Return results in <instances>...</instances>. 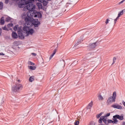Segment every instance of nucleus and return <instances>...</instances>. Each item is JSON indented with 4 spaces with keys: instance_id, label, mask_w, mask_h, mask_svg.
I'll list each match as a JSON object with an SVG mask.
<instances>
[{
    "instance_id": "obj_1",
    "label": "nucleus",
    "mask_w": 125,
    "mask_h": 125,
    "mask_svg": "<svg viewBox=\"0 0 125 125\" xmlns=\"http://www.w3.org/2000/svg\"><path fill=\"white\" fill-rule=\"evenodd\" d=\"M24 21L28 26H30V27L34 26L35 30H39V26L41 25V22L39 21V19L35 20L30 16H27L24 18Z\"/></svg>"
},
{
    "instance_id": "obj_2",
    "label": "nucleus",
    "mask_w": 125,
    "mask_h": 125,
    "mask_svg": "<svg viewBox=\"0 0 125 125\" xmlns=\"http://www.w3.org/2000/svg\"><path fill=\"white\" fill-rule=\"evenodd\" d=\"M25 26L22 27V30L26 33V36L28 37L29 35H33L35 33L34 29L31 28V26H28L26 23L24 24Z\"/></svg>"
},
{
    "instance_id": "obj_3",
    "label": "nucleus",
    "mask_w": 125,
    "mask_h": 125,
    "mask_svg": "<svg viewBox=\"0 0 125 125\" xmlns=\"http://www.w3.org/2000/svg\"><path fill=\"white\" fill-rule=\"evenodd\" d=\"M116 97H117V92L114 91L112 94V96L110 97L107 100V103H113L116 102Z\"/></svg>"
},
{
    "instance_id": "obj_4",
    "label": "nucleus",
    "mask_w": 125,
    "mask_h": 125,
    "mask_svg": "<svg viewBox=\"0 0 125 125\" xmlns=\"http://www.w3.org/2000/svg\"><path fill=\"white\" fill-rule=\"evenodd\" d=\"M99 42H100L97 41L95 43H91L89 44V45L87 46V50L89 51H91V50H94L95 47L99 44Z\"/></svg>"
},
{
    "instance_id": "obj_5",
    "label": "nucleus",
    "mask_w": 125,
    "mask_h": 125,
    "mask_svg": "<svg viewBox=\"0 0 125 125\" xmlns=\"http://www.w3.org/2000/svg\"><path fill=\"white\" fill-rule=\"evenodd\" d=\"M23 86L20 84H17L16 85L12 87V90L14 92H18L19 90H22Z\"/></svg>"
},
{
    "instance_id": "obj_6",
    "label": "nucleus",
    "mask_w": 125,
    "mask_h": 125,
    "mask_svg": "<svg viewBox=\"0 0 125 125\" xmlns=\"http://www.w3.org/2000/svg\"><path fill=\"white\" fill-rule=\"evenodd\" d=\"M113 117L114 118V120H115V122L116 123V124L119 123V120H120V121H124V114H121V115L119 114H116L114 116H113Z\"/></svg>"
},
{
    "instance_id": "obj_7",
    "label": "nucleus",
    "mask_w": 125,
    "mask_h": 125,
    "mask_svg": "<svg viewBox=\"0 0 125 125\" xmlns=\"http://www.w3.org/2000/svg\"><path fill=\"white\" fill-rule=\"evenodd\" d=\"M29 2H27V4L26 6V9L28 10L29 11H32V10H34V4L32 3H29Z\"/></svg>"
},
{
    "instance_id": "obj_8",
    "label": "nucleus",
    "mask_w": 125,
    "mask_h": 125,
    "mask_svg": "<svg viewBox=\"0 0 125 125\" xmlns=\"http://www.w3.org/2000/svg\"><path fill=\"white\" fill-rule=\"evenodd\" d=\"M33 13L34 14L35 18H37V17H38V18H39V19L41 18H42V13H41V12H33Z\"/></svg>"
},
{
    "instance_id": "obj_9",
    "label": "nucleus",
    "mask_w": 125,
    "mask_h": 125,
    "mask_svg": "<svg viewBox=\"0 0 125 125\" xmlns=\"http://www.w3.org/2000/svg\"><path fill=\"white\" fill-rule=\"evenodd\" d=\"M122 15H124V13L121 11L120 12L118 13L117 17L114 20V25H116V23H117V21H118V20L119 19V18H120V17H121V16H122Z\"/></svg>"
},
{
    "instance_id": "obj_10",
    "label": "nucleus",
    "mask_w": 125,
    "mask_h": 125,
    "mask_svg": "<svg viewBox=\"0 0 125 125\" xmlns=\"http://www.w3.org/2000/svg\"><path fill=\"white\" fill-rule=\"evenodd\" d=\"M112 120H113L111 119H108L107 120L108 125H109V124H113V125H117V123L116 122V120H115L114 116H113Z\"/></svg>"
},
{
    "instance_id": "obj_11",
    "label": "nucleus",
    "mask_w": 125,
    "mask_h": 125,
    "mask_svg": "<svg viewBox=\"0 0 125 125\" xmlns=\"http://www.w3.org/2000/svg\"><path fill=\"white\" fill-rule=\"evenodd\" d=\"M83 36H81V38H79L78 41L77 42V43H76L74 45V46L76 47V46H78V45H79V44H80V43H81V42H83Z\"/></svg>"
},
{
    "instance_id": "obj_12",
    "label": "nucleus",
    "mask_w": 125,
    "mask_h": 125,
    "mask_svg": "<svg viewBox=\"0 0 125 125\" xmlns=\"http://www.w3.org/2000/svg\"><path fill=\"white\" fill-rule=\"evenodd\" d=\"M111 107H112V108H114L115 109H119V110H122L123 109V106H122L121 105L113 104L111 105Z\"/></svg>"
},
{
    "instance_id": "obj_13",
    "label": "nucleus",
    "mask_w": 125,
    "mask_h": 125,
    "mask_svg": "<svg viewBox=\"0 0 125 125\" xmlns=\"http://www.w3.org/2000/svg\"><path fill=\"white\" fill-rule=\"evenodd\" d=\"M18 34L19 39H21V40H24V39H25V36L23 34V32H19Z\"/></svg>"
},
{
    "instance_id": "obj_14",
    "label": "nucleus",
    "mask_w": 125,
    "mask_h": 125,
    "mask_svg": "<svg viewBox=\"0 0 125 125\" xmlns=\"http://www.w3.org/2000/svg\"><path fill=\"white\" fill-rule=\"evenodd\" d=\"M12 37L13 39H17L18 38V34L15 32H13L12 33Z\"/></svg>"
},
{
    "instance_id": "obj_15",
    "label": "nucleus",
    "mask_w": 125,
    "mask_h": 125,
    "mask_svg": "<svg viewBox=\"0 0 125 125\" xmlns=\"http://www.w3.org/2000/svg\"><path fill=\"white\" fill-rule=\"evenodd\" d=\"M4 20L3 19V17H1L0 20V25H4Z\"/></svg>"
},
{
    "instance_id": "obj_16",
    "label": "nucleus",
    "mask_w": 125,
    "mask_h": 125,
    "mask_svg": "<svg viewBox=\"0 0 125 125\" xmlns=\"http://www.w3.org/2000/svg\"><path fill=\"white\" fill-rule=\"evenodd\" d=\"M21 1H22L23 2L22 3H21V5H26V4H28V1H27V0H21Z\"/></svg>"
},
{
    "instance_id": "obj_17",
    "label": "nucleus",
    "mask_w": 125,
    "mask_h": 125,
    "mask_svg": "<svg viewBox=\"0 0 125 125\" xmlns=\"http://www.w3.org/2000/svg\"><path fill=\"white\" fill-rule=\"evenodd\" d=\"M103 122L105 124V125H108V123L107 121V118H105V117H103Z\"/></svg>"
},
{
    "instance_id": "obj_18",
    "label": "nucleus",
    "mask_w": 125,
    "mask_h": 125,
    "mask_svg": "<svg viewBox=\"0 0 125 125\" xmlns=\"http://www.w3.org/2000/svg\"><path fill=\"white\" fill-rule=\"evenodd\" d=\"M93 105V103L92 102V101H91L88 105L87 108V109H90V108H91V107H92Z\"/></svg>"
},
{
    "instance_id": "obj_19",
    "label": "nucleus",
    "mask_w": 125,
    "mask_h": 125,
    "mask_svg": "<svg viewBox=\"0 0 125 125\" xmlns=\"http://www.w3.org/2000/svg\"><path fill=\"white\" fill-rule=\"evenodd\" d=\"M35 81L34 77V76H31L29 79V81L30 83H32Z\"/></svg>"
},
{
    "instance_id": "obj_20",
    "label": "nucleus",
    "mask_w": 125,
    "mask_h": 125,
    "mask_svg": "<svg viewBox=\"0 0 125 125\" xmlns=\"http://www.w3.org/2000/svg\"><path fill=\"white\" fill-rule=\"evenodd\" d=\"M24 31L23 29H22V27L20 26L19 28L18 29V33H21V32H23Z\"/></svg>"
},
{
    "instance_id": "obj_21",
    "label": "nucleus",
    "mask_w": 125,
    "mask_h": 125,
    "mask_svg": "<svg viewBox=\"0 0 125 125\" xmlns=\"http://www.w3.org/2000/svg\"><path fill=\"white\" fill-rule=\"evenodd\" d=\"M3 8V3L2 2H0V10H2Z\"/></svg>"
},
{
    "instance_id": "obj_22",
    "label": "nucleus",
    "mask_w": 125,
    "mask_h": 125,
    "mask_svg": "<svg viewBox=\"0 0 125 125\" xmlns=\"http://www.w3.org/2000/svg\"><path fill=\"white\" fill-rule=\"evenodd\" d=\"M37 5L38 6V8H42V5L41 3H38Z\"/></svg>"
},
{
    "instance_id": "obj_23",
    "label": "nucleus",
    "mask_w": 125,
    "mask_h": 125,
    "mask_svg": "<svg viewBox=\"0 0 125 125\" xmlns=\"http://www.w3.org/2000/svg\"><path fill=\"white\" fill-rule=\"evenodd\" d=\"M99 100H103L104 98H103V97L101 95H99L98 96Z\"/></svg>"
},
{
    "instance_id": "obj_24",
    "label": "nucleus",
    "mask_w": 125,
    "mask_h": 125,
    "mask_svg": "<svg viewBox=\"0 0 125 125\" xmlns=\"http://www.w3.org/2000/svg\"><path fill=\"white\" fill-rule=\"evenodd\" d=\"M103 116H101L100 118V119L99 120V123L100 124H102V121H103Z\"/></svg>"
},
{
    "instance_id": "obj_25",
    "label": "nucleus",
    "mask_w": 125,
    "mask_h": 125,
    "mask_svg": "<svg viewBox=\"0 0 125 125\" xmlns=\"http://www.w3.org/2000/svg\"><path fill=\"white\" fill-rule=\"evenodd\" d=\"M13 26H14V24L12 23H10L7 24V27L8 28H10V27H13Z\"/></svg>"
},
{
    "instance_id": "obj_26",
    "label": "nucleus",
    "mask_w": 125,
    "mask_h": 125,
    "mask_svg": "<svg viewBox=\"0 0 125 125\" xmlns=\"http://www.w3.org/2000/svg\"><path fill=\"white\" fill-rule=\"evenodd\" d=\"M17 29H18V25H15L14 27L13 30H14V31L16 32V31H17Z\"/></svg>"
},
{
    "instance_id": "obj_27",
    "label": "nucleus",
    "mask_w": 125,
    "mask_h": 125,
    "mask_svg": "<svg viewBox=\"0 0 125 125\" xmlns=\"http://www.w3.org/2000/svg\"><path fill=\"white\" fill-rule=\"evenodd\" d=\"M10 20H11V18L8 17L6 19V22H9V21H10Z\"/></svg>"
},
{
    "instance_id": "obj_28",
    "label": "nucleus",
    "mask_w": 125,
    "mask_h": 125,
    "mask_svg": "<svg viewBox=\"0 0 125 125\" xmlns=\"http://www.w3.org/2000/svg\"><path fill=\"white\" fill-rule=\"evenodd\" d=\"M29 69L30 70H36V66H30Z\"/></svg>"
},
{
    "instance_id": "obj_29",
    "label": "nucleus",
    "mask_w": 125,
    "mask_h": 125,
    "mask_svg": "<svg viewBox=\"0 0 125 125\" xmlns=\"http://www.w3.org/2000/svg\"><path fill=\"white\" fill-rule=\"evenodd\" d=\"M110 115H111V113H108L105 114V115L103 116V117H104V118H107V117H110Z\"/></svg>"
},
{
    "instance_id": "obj_30",
    "label": "nucleus",
    "mask_w": 125,
    "mask_h": 125,
    "mask_svg": "<svg viewBox=\"0 0 125 125\" xmlns=\"http://www.w3.org/2000/svg\"><path fill=\"white\" fill-rule=\"evenodd\" d=\"M47 3H48L47 1L44 0V1L43 2V5H44V6H46V5H47Z\"/></svg>"
},
{
    "instance_id": "obj_31",
    "label": "nucleus",
    "mask_w": 125,
    "mask_h": 125,
    "mask_svg": "<svg viewBox=\"0 0 125 125\" xmlns=\"http://www.w3.org/2000/svg\"><path fill=\"white\" fill-rule=\"evenodd\" d=\"M103 114V113L101 112V113H100L99 114L97 115V119H99V118H100V117L101 116H102V114Z\"/></svg>"
},
{
    "instance_id": "obj_32",
    "label": "nucleus",
    "mask_w": 125,
    "mask_h": 125,
    "mask_svg": "<svg viewBox=\"0 0 125 125\" xmlns=\"http://www.w3.org/2000/svg\"><path fill=\"white\" fill-rule=\"evenodd\" d=\"M2 30H4V31H8V29L6 28V26H4V27H2Z\"/></svg>"
},
{
    "instance_id": "obj_33",
    "label": "nucleus",
    "mask_w": 125,
    "mask_h": 125,
    "mask_svg": "<svg viewBox=\"0 0 125 125\" xmlns=\"http://www.w3.org/2000/svg\"><path fill=\"white\" fill-rule=\"evenodd\" d=\"M80 124V121H75L74 123V125H79Z\"/></svg>"
},
{
    "instance_id": "obj_34",
    "label": "nucleus",
    "mask_w": 125,
    "mask_h": 125,
    "mask_svg": "<svg viewBox=\"0 0 125 125\" xmlns=\"http://www.w3.org/2000/svg\"><path fill=\"white\" fill-rule=\"evenodd\" d=\"M89 125H95V123L93 121H91L90 122Z\"/></svg>"
},
{
    "instance_id": "obj_35",
    "label": "nucleus",
    "mask_w": 125,
    "mask_h": 125,
    "mask_svg": "<svg viewBox=\"0 0 125 125\" xmlns=\"http://www.w3.org/2000/svg\"><path fill=\"white\" fill-rule=\"evenodd\" d=\"M116 57H113V63H112V65L113 64H115V62H116Z\"/></svg>"
},
{
    "instance_id": "obj_36",
    "label": "nucleus",
    "mask_w": 125,
    "mask_h": 125,
    "mask_svg": "<svg viewBox=\"0 0 125 125\" xmlns=\"http://www.w3.org/2000/svg\"><path fill=\"white\" fill-rule=\"evenodd\" d=\"M56 51H57V49H55L53 52V53H52V54L53 55H55L56 53Z\"/></svg>"
},
{
    "instance_id": "obj_37",
    "label": "nucleus",
    "mask_w": 125,
    "mask_h": 125,
    "mask_svg": "<svg viewBox=\"0 0 125 125\" xmlns=\"http://www.w3.org/2000/svg\"><path fill=\"white\" fill-rule=\"evenodd\" d=\"M108 23H109V19H107L106 21H105L106 25H107V24H108Z\"/></svg>"
},
{
    "instance_id": "obj_38",
    "label": "nucleus",
    "mask_w": 125,
    "mask_h": 125,
    "mask_svg": "<svg viewBox=\"0 0 125 125\" xmlns=\"http://www.w3.org/2000/svg\"><path fill=\"white\" fill-rule=\"evenodd\" d=\"M5 0V3L6 4H7V3H8L9 0Z\"/></svg>"
},
{
    "instance_id": "obj_39",
    "label": "nucleus",
    "mask_w": 125,
    "mask_h": 125,
    "mask_svg": "<svg viewBox=\"0 0 125 125\" xmlns=\"http://www.w3.org/2000/svg\"><path fill=\"white\" fill-rule=\"evenodd\" d=\"M53 56H54V55H52H52L50 56V57L49 58V60H50L52 59V57H53Z\"/></svg>"
},
{
    "instance_id": "obj_40",
    "label": "nucleus",
    "mask_w": 125,
    "mask_h": 125,
    "mask_svg": "<svg viewBox=\"0 0 125 125\" xmlns=\"http://www.w3.org/2000/svg\"><path fill=\"white\" fill-rule=\"evenodd\" d=\"M1 33H2V29L0 27V36H1Z\"/></svg>"
},
{
    "instance_id": "obj_41",
    "label": "nucleus",
    "mask_w": 125,
    "mask_h": 125,
    "mask_svg": "<svg viewBox=\"0 0 125 125\" xmlns=\"http://www.w3.org/2000/svg\"><path fill=\"white\" fill-rule=\"evenodd\" d=\"M30 65H32V66L35 65V63L32 62H30Z\"/></svg>"
},
{
    "instance_id": "obj_42",
    "label": "nucleus",
    "mask_w": 125,
    "mask_h": 125,
    "mask_svg": "<svg viewBox=\"0 0 125 125\" xmlns=\"http://www.w3.org/2000/svg\"><path fill=\"white\" fill-rule=\"evenodd\" d=\"M124 1H125V0H123L120 2L119 3V4H122Z\"/></svg>"
},
{
    "instance_id": "obj_43",
    "label": "nucleus",
    "mask_w": 125,
    "mask_h": 125,
    "mask_svg": "<svg viewBox=\"0 0 125 125\" xmlns=\"http://www.w3.org/2000/svg\"><path fill=\"white\" fill-rule=\"evenodd\" d=\"M38 1H39V2L43 3V2L44 1V0H38Z\"/></svg>"
},
{
    "instance_id": "obj_44",
    "label": "nucleus",
    "mask_w": 125,
    "mask_h": 125,
    "mask_svg": "<svg viewBox=\"0 0 125 125\" xmlns=\"http://www.w3.org/2000/svg\"><path fill=\"white\" fill-rule=\"evenodd\" d=\"M32 55H34V56H37V54L35 53H32Z\"/></svg>"
},
{
    "instance_id": "obj_45",
    "label": "nucleus",
    "mask_w": 125,
    "mask_h": 125,
    "mask_svg": "<svg viewBox=\"0 0 125 125\" xmlns=\"http://www.w3.org/2000/svg\"><path fill=\"white\" fill-rule=\"evenodd\" d=\"M0 55L3 56L4 55V54H3V53H0Z\"/></svg>"
},
{
    "instance_id": "obj_46",
    "label": "nucleus",
    "mask_w": 125,
    "mask_h": 125,
    "mask_svg": "<svg viewBox=\"0 0 125 125\" xmlns=\"http://www.w3.org/2000/svg\"><path fill=\"white\" fill-rule=\"evenodd\" d=\"M121 11L124 13V12H125V9L122 10Z\"/></svg>"
},
{
    "instance_id": "obj_47",
    "label": "nucleus",
    "mask_w": 125,
    "mask_h": 125,
    "mask_svg": "<svg viewBox=\"0 0 125 125\" xmlns=\"http://www.w3.org/2000/svg\"><path fill=\"white\" fill-rule=\"evenodd\" d=\"M122 125H125V122H123Z\"/></svg>"
},
{
    "instance_id": "obj_48",
    "label": "nucleus",
    "mask_w": 125,
    "mask_h": 125,
    "mask_svg": "<svg viewBox=\"0 0 125 125\" xmlns=\"http://www.w3.org/2000/svg\"><path fill=\"white\" fill-rule=\"evenodd\" d=\"M48 1H51V0H47Z\"/></svg>"
},
{
    "instance_id": "obj_49",
    "label": "nucleus",
    "mask_w": 125,
    "mask_h": 125,
    "mask_svg": "<svg viewBox=\"0 0 125 125\" xmlns=\"http://www.w3.org/2000/svg\"><path fill=\"white\" fill-rule=\"evenodd\" d=\"M20 80H18L19 82H20Z\"/></svg>"
}]
</instances>
